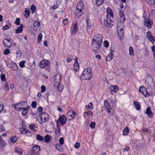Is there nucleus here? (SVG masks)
<instances>
[{
    "label": "nucleus",
    "instance_id": "f257e3e1",
    "mask_svg": "<svg viewBox=\"0 0 155 155\" xmlns=\"http://www.w3.org/2000/svg\"><path fill=\"white\" fill-rule=\"evenodd\" d=\"M102 39L103 37L100 34H97L94 35L91 46L93 51H96L100 48Z\"/></svg>",
    "mask_w": 155,
    "mask_h": 155
},
{
    "label": "nucleus",
    "instance_id": "f03ea898",
    "mask_svg": "<svg viewBox=\"0 0 155 155\" xmlns=\"http://www.w3.org/2000/svg\"><path fill=\"white\" fill-rule=\"evenodd\" d=\"M92 75L91 69L90 68H87L84 69L81 75V78L85 80H89Z\"/></svg>",
    "mask_w": 155,
    "mask_h": 155
},
{
    "label": "nucleus",
    "instance_id": "7ed1b4c3",
    "mask_svg": "<svg viewBox=\"0 0 155 155\" xmlns=\"http://www.w3.org/2000/svg\"><path fill=\"white\" fill-rule=\"evenodd\" d=\"M12 105L16 110L20 111L28 105L25 101H22L16 104H13Z\"/></svg>",
    "mask_w": 155,
    "mask_h": 155
},
{
    "label": "nucleus",
    "instance_id": "20e7f679",
    "mask_svg": "<svg viewBox=\"0 0 155 155\" xmlns=\"http://www.w3.org/2000/svg\"><path fill=\"white\" fill-rule=\"evenodd\" d=\"M61 76L60 73L57 74L53 77V84L55 87H58L61 81Z\"/></svg>",
    "mask_w": 155,
    "mask_h": 155
},
{
    "label": "nucleus",
    "instance_id": "39448f33",
    "mask_svg": "<svg viewBox=\"0 0 155 155\" xmlns=\"http://www.w3.org/2000/svg\"><path fill=\"white\" fill-rule=\"evenodd\" d=\"M41 122L40 124H42L47 121L48 120V114L45 112H43L41 115Z\"/></svg>",
    "mask_w": 155,
    "mask_h": 155
},
{
    "label": "nucleus",
    "instance_id": "423d86ee",
    "mask_svg": "<svg viewBox=\"0 0 155 155\" xmlns=\"http://www.w3.org/2000/svg\"><path fill=\"white\" fill-rule=\"evenodd\" d=\"M39 66L41 68H48L50 65L49 61L47 60H43L39 63Z\"/></svg>",
    "mask_w": 155,
    "mask_h": 155
},
{
    "label": "nucleus",
    "instance_id": "0eeeda50",
    "mask_svg": "<svg viewBox=\"0 0 155 155\" xmlns=\"http://www.w3.org/2000/svg\"><path fill=\"white\" fill-rule=\"evenodd\" d=\"M59 121L61 124L64 125L67 122V118L64 115H61L58 118L56 121L57 124H58V122Z\"/></svg>",
    "mask_w": 155,
    "mask_h": 155
},
{
    "label": "nucleus",
    "instance_id": "6e6552de",
    "mask_svg": "<svg viewBox=\"0 0 155 155\" xmlns=\"http://www.w3.org/2000/svg\"><path fill=\"white\" fill-rule=\"evenodd\" d=\"M70 30L72 34H75L77 32L78 30V23L77 22H75L74 24H72Z\"/></svg>",
    "mask_w": 155,
    "mask_h": 155
},
{
    "label": "nucleus",
    "instance_id": "1a4fd4ad",
    "mask_svg": "<svg viewBox=\"0 0 155 155\" xmlns=\"http://www.w3.org/2000/svg\"><path fill=\"white\" fill-rule=\"evenodd\" d=\"M117 30L118 38L120 39H123L124 35L123 29L120 27H118L117 28Z\"/></svg>",
    "mask_w": 155,
    "mask_h": 155
},
{
    "label": "nucleus",
    "instance_id": "9d476101",
    "mask_svg": "<svg viewBox=\"0 0 155 155\" xmlns=\"http://www.w3.org/2000/svg\"><path fill=\"white\" fill-rule=\"evenodd\" d=\"M139 91L142 93L145 97L150 96L149 93L147 92L146 88L144 87H141L139 89Z\"/></svg>",
    "mask_w": 155,
    "mask_h": 155
},
{
    "label": "nucleus",
    "instance_id": "9b49d317",
    "mask_svg": "<svg viewBox=\"0 0 155 155\" xmlns=\"http://www.w3.org/2000/svg\"><path fill=\"white\" fill-rule=\"evenodd\" d=\"M21 133L23 134L26 135L28 136H31V134L29 131L27 129L24 128L23 127L21 128L20 129Z\"/></svg>",
    "mask_w": 155,
    "mask_h": 155
},
{
    "label": "nucleus",
    "instance_id": "f8f14e48",
    "mask_svg": "<svg viewBox=\"0 0 155 155\" xmlns=\"http://www.w3.org/2000/svg\"><path fill=\"white\" fill-rule=\"evenodd\" d=\"M3 42L4 46L8 48L10 47L12 44L11 39H8L7 38L5 39L3 41Z\"/></svg>",
    "mask_w": 155,
    "mask_h": 155
},
{
    "label": "nucleus",
    "instance_id": "ddd939ff",
    "mask_svg": "<svg viewBox=\"0 0 155 155\" xmlns=\"http://www.w3.org/2000/svg\"><path fill=\"white\" fill-rule=\"evenodd\" d=\"M67 115L70 119V120L72 119L75 117L76 116L75 113L73 110H70L67 113Z\"/></svg>",
    "mask_w": 155,
    "mask_h": 155
},
{
    "label": "nucleus",
    "instance_id": "4468645a",
    "mask_svg": "<svg viewBox=\"0 0 155 155\" xmlns=\"http://www.w3.org/2000/svg\"><path fill=\"white\" fill-rule=\"evenodd\" d=\"M104 24L106 27H111L113 25V22L110 18H107V21H105Z\"/></svg>",
    "mask_w": 155,
    "mask_h": 155
},
{
    "label": "nucleus",
    "instance_id": "2eb2a0df",
    "mask_svg": "<svg viewBox=\"0 0 155 155\" xmlns=\"http://www.w3.org/2000/svg\"><path fill=\"white\" fill-rule=\"evenodd\" d=\"M145 114H147V116L149 118H152L153 117V113L151 111L150 107H148L147 108Z\"/></svg>",
    "mask_w": 155,
    "mask_h": 155
},
{
    "label": "nucleus",
    "instance_id": "dca6fc26",
    "mask_svg": "<svg viewBox=\"0 0 155 155\" xmlns=\"http://www.w3.org/2000/svg\"><path fill=\"white\" fill-rule=\"evenodd\" d=\"M147 35L148 39L152 43H153L155 41V39L154 37L152 36L151 32L150 31L147 32Z\"/></svg>",
    "mask_w": 155,
    "mask_h": 155
},
{
    "label": "nucleus",
    "instance_id": "f3484780",
    "mask_svg": "<svg viewBox=\"0 0 155 155\" xmlns=\"http://www.w3.org/2000/svg\"><path fill=\"white\" fill-rule=\"evenodd\" d=\"M40 147L38 145H35L33 146L32 153L37 154L40 151Z\"/></svg>",
    "mask_w": 155,
    "mask_h": 155
},
{
    "label": "nucleus",
    "instance_id": "a211bd4d",
    "mask_svg": "<svg viewBox=\"0 0 155 155\" xmlns=\"http://www.w3.org/2000/svg\"><path fill=\"white\" fill-rule=\"evenodd\" d=\"M52 138L51 136L49 134L46 135L45 136L44 139V142L46 143H48L51 142L52 140Z\"/></svg>",
    "mask_w": 155,
    "mask_h": 155
},
{
    "label": "nucleus",
    "instance_id": "6ab92c4d",
    "mask_svg": "<svg viewBox=\"0 0 155 155\" xmlns=\"http://www.w3.org/2000/svg\"><path fill=\"white\" fill-rule=\"evenodd\" d=\"M110 89L111 91V94H112V92L117 93V91L119 89L118 86L116 85L111 86L110 87Z\"/></svg>",
    "mask_w": 155,
    "mask_h": 155
},
{
    "label": "nucleus",
    "instance_id": "aec40b11",
    "mask_svg": "<svg viewBox=\"0 0 155 155\" xmlns=\"http://www.w3.org/2000/svg\"><path fill=\"white\" fill-rule=\"evenodd\" d=\"M34 29L35 31H37L39 29L40 23L38 21H35L34 22Z\"/></svg>",
    "mask_w": 155,
    "mask_h": 155
},
{
    "label": "nucleus",
    "instance_id": "412c9836",
    "mask_svg": "<svg viewBox=\"0 0 155 155\" xmlns=\"http://www.w3.org/2000/svg\"><path fill=\"white\" fill-rule=\"evenodd\" d=\"M84 9V4L82 2L78 3L76 9L83 10Z\"/></svg>",
    "mask_w": 155,
    "mask_h": 155
},
{
    "label": "nucleus",
    "instance_id": "4be33fe9",
    "mask_svg": "<svg viewBox=\"0 0 155 155\" xmlns=\"http://www.w3.org/2000/svg\"><path fill=\"white\" fill-rule=\"evenodd\" d=\"M29 107L27 105L25 107H24L22 110H23V112L22 113V114L23 116L26 115L28 112L29 111Z\"/></svg>",
    "mask_w": 155,
    "mask_h": 155
},
{
    "label": "nucleus",
    "instance_id": "5701e85b",
    "mask_svg": "<svg viewBox=\"0 0 155 155\" xmlns=\"http://www.w3.org/2000/svg\"><path fill=\"white\" fill-rule=\"evenodd\" d=\"M153 21L151 20H149L144 23L145 26H147L148 28H150L151 27V25L152 24Z\"/></svg>",
    "mask_w": 155,
    "mask_h": 155
},
{
    "label": "nucleus",
    "instance_id": "b1692460",
    "mask_svg": "<svg viewBox=\"0 0 155 155\" xmlns=\"http://www.w3.org/2000/svg\"><path fill=\"white\" fill-rule=\"evenodd\" d=\"M134 104L135 108L138 110H139L141 108L140 104L137 101H134Z\"/></svg>",
    "mask_w": 155,
    "mask_h": 155
},
{
    "label": "nucleus",
    "instance_id": "393cba45",
    "mask_svg": "<svg viewBox=\"0 0 155 155\" xmlns=\"http://www.w3.org/2000/svg\"><path fill=\"white\" fill-rule=\"evenodd\" d=\"M18 140V138L15 136H14L11 137L10 139L11 141L10 143L11 144H13L16 143Z\"/></svg>",
    "mask_w": 155,
    "mask_h": 155
},
{
    "label": "nucleus",
    "instance_id": "a878e982",
    "mask_svg": "<svg viewBox=\"0 0 155 155\" xmlns=\"http://www.w3.org/2000/svg\"><path fill=\"white\" fill-rule=\"evenodd\" d=\"M23 28V24H21L20 27L18 28L16 30V32L17 34H18L21 32L22 31V28Z\"/></svg>",
    "mask_w": 155,
    "mask_h": 155
},
{
    "label": "nucleus",
    "instance_id": "bb28decb",
    "mask_svg": "<svg viewBox=\"0 0 155 155\" xmlns=\"http://www.w3.org/2000/svg\"><path fill=\"white\" fill-rule=\"evenodd\" d=\"M91 25L86 26V28L87 31L89 34H91L93 31V29L91 28Z\"/></svg>",
    "mask_w": 155,
    "mask_h": 155
},
{
    "label": "nucleus",
    "instance_id": "cd10ccee",
    "mask_svg": "<svg viewBox=\"0 0 155 155\" xmlns=\"http://www.w3.org/2000/svg\"><path fill=\"white\" fill-rule=\"evenodd\" d=\"M15 152L20 155H21L22 153V151L21 149L18 147H16L15 148Z\"/></svg>",
    "mask_w": 155,
    "mask_h": 155
},
{
    "label": "nucleus",
    "instance_id": "c85d7f7f",
    "mask_svg": "<svg viewBox=\"0 0 155 155\" xmlns=\"http://www.w3.org/2000/svg\"><path fill=\"white\" fill-rule=\"evenodd\" d=\"M86 107L87 110H92L93 108L94 105L91 102H90L86 106Z\"/></svg>",
    "mask_w": 155,
    "mask_h": 155
},
{
    "label": "nucleus",
    "instance_id": "c756f323",
    "mask_svg": "<svg viewBox=\"0 0 155 155\" xmlns=\"http://www.w3.org/2000/svg\"><path fill=\"white\" fill-rule=\"evenodd\" d=\"M92 115L93 113L91 111H88V112H84L83 114V116L84 118H86L87 117L91 115Z\"/></svg>",
    "mask_w": 155,
    "mask_h": 155
},
{
    "label": "nucleus",
    "instance_id": "7c9ffc66",
    "mask_svg": "<svg viewBox=\"0 0 155 155\" xmlns=\"http://www.w3.org/2000/svg\"><path fill=\"white\" fill-rule=\"evenodd\" d=\"M114 57L113 54L112 53H111L109 55H108L106 58V60L107 61H110Z\"/></svg>",
    "mask_w": 155,
    "mask_h": 155
},
{
    "label": "nucleus",
    "instance_id": "2f4dec72",
    "mask_svg": "<svg viewBox=\"0 0 155 155\" xmlns=\"http://www.w3.org/2000/svg\"><path fill=\"white\" fill-rule=\"evenodd\" d=\"M79 69V65L78 62L74 63V69L75 71H77Z\"/></svg>",
    "mask_w": 155,
    "mask_h": 155
},
{
    "label": "nucleus",
    "instance_id": "473e14b6",
    "mask_svg": "<svg viewBox=\"0 0 155 155\" xmlns=\"http://www.w3.org/2000/svg\"><path fill=\"white\" fill-rule=\"evenodd\" d=\"M0 144L2 147H3L6 145L5 141L3 140L2 138V136H0Z\"/></svg>",
    "mask_w": 155,
    "mask_h": 155
},
{
    "label": "nucleus",
    "instance_id": "72a5a7b5",
    "mask_svg": "<svg viewBox=\"0 0 155 155\" xmlns=\"http://www.w3.org/2000/svg\"><path fill=\"white\" fill-rule=\"evenodd\" d=\"M76 15L79 17L82 15V10L76 9L75 11Z\"/></svg>",
    "mask_w": 155,
    "mask_h": 155
},
{
    "label": "nucleus",
    "instance_id": "f704fd0d",
    "mask_svg": "<svg viewBox=\"0 0 155 155\" xmlns=\"http://www.w3.org/2000/svg\"><path fill=\"white\" fill-rule=\"evenodd\" d=\"M129 132V130L128 127H126L123 130V134L124 135H127Z\"/></svg>",
    "mask_w": 155,
    "mask_h": 155
},
{
    "label": "nucleus",
    "instance_id": "c9c22d12",
    "mask_svg": "<svg viewBox=\"0 0 155 155\" xmlns=\"http://www.w3.org/2000/svg\"><path fill=\"white\" fill-rule=\"evenodd\" d=\"M11 23H9L8 24L5 25L3 27L2 29L4 30H6L8 29H9L11 26Z\"/></svg>",
    "mask_w": 155,
    "mask_h": 155
},
{
    "label": "nucleus",
    "instance_id": "e433bc0d",
    "mask_svg": "<svg viewBox=\"0 0 155 155\" xmlns=\"http://www.w3.org/2000/svg\"><path fill=\"white\" fill-rule=\"evenodd\" d=\"M73 60V57L71 55L68 56L66 61L68 63H69L71 61Z\"/></svg>",
    "mask_w": 155,
    "mask_h": 155
},
{
    "label": "nucleus",
    "instance_id": "4c0bfd02",
    "mask_svg": "<svg viewBox=\"0 0 155 155\" xmlns=\"http://www.w3.org/2000/svg\"><path fill=\"white\" fill-rule=\"evenodd\" d=\"M107 12L109 14H110V16L112 17H113V13L112 11V10L109 7L107 8Z\"/></svg>",
    "mask_w": 155,
    "mask_h": 155
},
{
    "label": "nucleus",
    "instance_id": "58836bf2",
    "mask_svg": "<svg viewBox=\"0 0 155 155\" xmlns=\"http://www.w3.org/2000/svg\"><path fill=\"white\" fill-rule=\"evenodd\" d=\"M25 17L26 18H27L29 16L30 13V11L29 10L26 9L25 11Z\"/></svg>",
    "mask_w": 155,
    "mask_h": 155
},
{
    "label": "nucleus",
    "instance_id": "ea45409f",
    "mask_svg": "<svg viewBox=\"0 0 155 155\" xmlns=\"http://www.w3.org/2000/svg\"><path fill=\"white\" fill-rule=\"evenodd\" d=\"M42 35L41 33H40L38 36V43H39L41 42V41L42 39Z\"/></svg>",
    "mask_w": 155,
    "mask_h": 155
},
{
    "label": "nucleus",
    "instance_id": "a19ab883",
    "mask_svg": "<svg viewBox=\"0 0 155 155\" xmlns=\"http://www.w3.org/2000/svg\"><path fill=\"white\" fill-rule=\"evenodd\" d=\"M36 138L38 140L40 141H42L44 140L43 137L42 136L39 134H37V135Z\"/></svg>",
    "mask_w": 155,
    "mask_h": 155
},
{
    "label": "nucleus",
    "instance_id": "79ce46f5",
    "mask_svg": "<svg viewBox=\"0 0 155 155\" xmlns=\"http://www.w3.org/2000/svg\"><path fill=\"white\" fill-rule=\"evenodd\" d=\"M104 2V0H96V5L97 6H100Z\"/></svg>",
    "mask_w": 155,
    "mask_h": 155
},
{
    "label": "nucleus",
    "instance_id": "37998d69",
    "mask_svg": "<svg viewBox=\"0 0 155 155\" xmlns=\"http://www.w3.org/2000/svg\"><path fill=\"white\" fill-rule=\"evenodd\" d=\"M31 9L32 13H34L35 12L36 9V7L35 5L33 4L31 6Z\"/></svg>",
    "mask_w": 155,
    "mask_h": 155
},
{
    "label": "nucleus",
    "instance_id": "c03bdc74",
    "mask_svg": "<svg viewBox=\"0 0 155 155\" xmlns=\"http://www.w3.org/2000/svg\"><path fill=\"white\" fill-rule=\"evenodd\" d=\"M25 61H22L19 63V66L21 68H23L25 67Z\"/></svg>",
    "mask_w": 155,
    "mask_h": 155
},
{
    "label": "nucleus",
    "instance_id": "a18cd8bd",
    "mask_svg": "<svg viewBox=\"0 0 155 155\" xmlns=\"http://www.w3.org/2000/svg\"><path fill=\"white\" fill-rule=\"evenodd\" d=\"M35 124H31L29 126V128L31 131H34L35 130Z\"/></svg>",
    "mask_w": 155,
    "mask_h": 155
},
{
    "label": "nucleus",
    "instance_id": "49530a36",
    "mask_svg": "<svg viewBox=\"0 0 155 155\" xmlns=\"http://www.w3.org/2000/svg\"><path fill=\"white\" fill-rule=\"evenodd\" d=\"M129 54L130 55H134V52L133 48L130 46L129 48Z\"/></svg>",
    "mask_w": 155,
    "mask_h": 155
},
{
    "label": "nucleus",
    "instance_id": "de8ad7c7",
    "mask_svg": "<svg viewBox=\"0 0 155 155\" xmlns=\"http://www.w3.org/2000/svg\"><path fill=\"white\" fill-rule=\"evenodd\" d=\"M104 103L105 107V109L110 107V106L109 105L108 101H105Z\"/></svg>",
    "mask_w": 155,
    "mask_h": 155
},
{
    "label": "nucleus",
    "instance_id": "09e8293b",
    "mask_svg": "<svg viewBox=\"0 0 155 155\" xmlns=\"http://www.w3.org/2000/svg\"><path fill=\"white\" fill-rule=\"evenodd\" d=\"M16 54L17 55V58H21V53L20 51H16Z\"/></svg>",
    "mask_w": 155,
    "mask_h": 155
},
{
    "label": "nucleus",
    "instance_id": "8fccbe9b",
    "mask_svg": "<svg viewBox=\"0 0 155 155\" xmlns=\"http://www.w3.org/2000/svg\"><path fill=\"white\" fill-rule=\"evenodd\" d=\"M95 123L94 122H92L90 125V127L92 129H94L95 128Z\"/></svg>",
    "mask_w": 155,
    "mask_h": 155
},
{
    "label": "nucleus",
    "instance_id": "3c124183",
    "mask_svg": "<svg viewBox=\"0 0 155 155\" xmlns=\"http://www.w3.org/2000/svg\"><path fill=\"white\" fill-rule=\"evenodd\" d=\"M5 130V127L3 125H0V132L3 133Z\"/></svg>",
    "mask_w": 155,
    "mask_h": 155
},
{
    "label": "nucleus",
    "instance_id": "603ef678",
    "mask_svg": "<svg viewBox=\"0 0 155 155\" xmlns=\"http://www.w3.org/2000/svg\"><path fill=\"white\" fill-rule=\"evenodd\" d=\"M37 104L36 102V101H33L32 102L31 105L33 108H35L36 107Z\"/></svg>",
    "mask_w": 155,
    "mask_h": 155
},
{
    "label": "nucleus",
    "instance_id": "864d4df0",
    "mask_svg": "<svg viewBox=\"0 0 155 155\" xmlns=\"http://www.w3.org/2000/svg\"><path fill=\"white\" fill-rule=\"evenodd\" d=\"M12 69L15 71H16L18 69V66L15 64L13 65Z\"/></svg>",
    "mask_w": 155,
    "mask_h": 155
},
{
    "label": "nucleus",
    "instance_id": "5fc2aeb1",
    "mask_svg": "<svg viewBox=\"0 0 155 155\" xmlns=\"http://www.w3.org/2000/svg\"><path fill=\"white\" fill-rule=\"evenodd\" d=\"M86 22L87 23V26H89L91 25V22L90 21V19L88 18H87L86 19Z\"/></svg>",
    "mask_w": 155,
    "mask_h": 155
},
{
    "label": "nucleus",
    "instance_id": "6e6d98bb",
    "mask_svg": "<svg viewBox=\"0 0 155 155\" xmlns=\"http://www.w3.org/2000/svg\"><path fill=\"white\" fill-rule=\"evenodd\" d=\"M10 50L8 49H5L4 51V53L5 54L7 55L10 53Z\"/></svg>",
    "mask_w": 155,
    "mask_h": 155
},
{
    "label": "nucleus",
    "instance_id": "4d7b16f0",
    "mask_svg": "<svg viewBox=\"0 0 155 155\" xmlns=\"http://www.w3.org/2000/svg\"><path fill=\"white\" fill-rule=\"evenodd\" d=\"M20 19L19 18H16V20L15 22V23L17 25H19L20 24Z\"/></svg>",
    "mask_w": 155,
    "mask_h": 155
},
{
    "label": "nucleus",
    "instance_id": "13d9d810",
    "mask_svg": "<svg viewBox=\"0 0 155 155\" xmlns=\"http://www.w3.org/2000/svg\"><path fill=\"white\" fill-rule=\"evenodd\" d=\"M59 142L60 144H63L64 143V139L63 137H61L59 140Z\"/></svg>",
    "mask_w": 155,
    "mask_h": 155
},
{
    "label": "nucleus",
    "instance_id": "bf43d9fd",
    "mask_svg": "<svg viewBox=\"0 0 155 155\" xmlns=\"http://www.w3.org/2000/svg\"><path fill=\"white\" fill-rule=\"evenodd\" d=\"M41 92L43 93L45 92L46 90V87L44 85H42L41 87Z\"/></svg>",
    "mask_w": 155,
    "mask_h": 155
},
{
    "label": "nucleus",
    "instance_id": "052dcab7",
    "mask_svg": "<svg viewBox=\"0 0 155 155\" xmlns=\"http://www.w3.org/2000/svg\"><path fill=\"white\" fill-rule=\"evenodd\" d=\"M104 45L105 47L107 48L109 46V43L107 41H105L104 42Z\"/></svg>",
    "mask_w": 155,
    "mask_h": 155
},
{
    "label": "nucleus",
    "instance_id": "680f3d73",
    "mask_svg": "<svg viewBox=\"0 0 155 155\" xmlns=\"http://www.w3.org/2000/svg\"><path fill=\"white\" fill-rule=\"evenodd\" d=\"M1 80L3 81L6 80L5 75L4 74H2L1 75Z\"/></svg>",
    "mask_w": 155,
    "mask_h": 155
},
{
    "label": "nucleus",
    "instance_id": "e2e57ef3",
    "mask_svg": "<svg viewBox=\"0 0 155 155\" xmlns=\"http://www.w3.org/2000/svg\"><path fill=\"white\" fill-rule=\"evenodd\" d=\"M80 146V144L79 142H76L74 145V147L75 148H78Z\"/></svg>",
    "mask_w": 155,
    "mask_h": 155
},
{
    "label": "nucleus",
    "instance_id": "0e129e2a",
    "mask_svg": "<svg viewBox=\"0 0 155 155\" xmlns=\"http://www.w3.org/2000/svg\"><path fill=\"white\" fill-rule=\"evenodd\" d=\"M9 87L8 85V84L7 83H5L4 85V89L5 91H6L7 90H8L9 89Z\"/></svg>",
    "mask_w": 155,
    "mask_h": 155
},
{
    "label": "nucleus",
    "instance_id": "69168bd1",
    "mask_svg": "<svg viewBox=\"0 0 155 155\" xmlns=\"http://www.w3.org/2000/svg\"><path fill=\"white\" fill-rule=\"evenodd\" d=\"M63 22L64 25H66L68 22V19L66 18L64 19L63 21Z\"/></svg>",
    "mask_w": 155,
    "mask_h": 155
},
{
    "label": "nucleus",
    "instance_id": "338daca9",
    "mask_svg": "<svg viewBox=\"0 0 155 155\" xmlns=\"http://www.w3.org/2000/svg\"><path fill=\"white\" fill-rule=\"evenodd\" d=\"M120 17V20L121 21H126V19L124 15H123Z\"/></svg>",
    "mask_w": 155,
    "mask_h": 155
},
{
    "label": "nucleus",
    "instance_id": "774afa93",
    "mask_svg": "<svg viewBox=\"0 0 155 155\" xmlns=\"http://www.w3.org/2000/svg\"><path fill=\"white\" fill-rule=\"evenodd\" d=\"M151 50L153 52V54L155 53V45H153L152 46Z\"/></svg>",
    "mask_w": 155,
    "mask_h": 155
}]
</instances>
